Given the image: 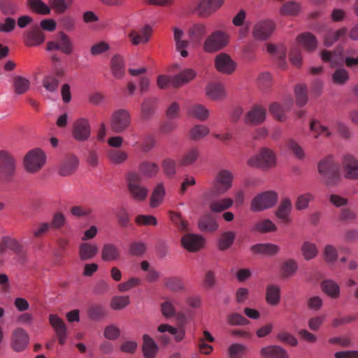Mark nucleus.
<instances>
[{"mask_svg":"<svg viewBox=\"0 0 358 358\" xmlns=\"http://www.w3.org/2000/svg\"><path fill=\"white\" fill-rule=\"evenodd\" d=\"M195 76L196 73L192 69H186L174 76L160 75L157 78V84L161 89L166 88L170 85L178 88L192 80Z\"/></svg>","mask_w":358,"mask_h":358,"instance_id":"f257e3e1","label":"nucleus"},{"mask_svg":"<svg viewBox=\"0 0 358 358\" xmlns=\"http://www.w3.org/2000/svg\"><path fill=\"white\" fill-rule=\"evenodd\" d=\"M247 164L252 168L271 169L276 164V156L271 150L262 148L258 153L248 159Z\"/></svg>","mask_w":358,"mask_h":358,"instance_id":"f03ea898","label":"nucleus"},{"mask_svg":"<svg viewBox=\"0 0 358 358\" xmlns=\"http://www.w3.org/2000/svg\"><path fill=\"white\" fill-rule=\"evenodd\" d=\"M318 171L329 185H336L340 179L339 166L331 157H327L319 162Z\"/></svg>","mask_w":358,"mask_h":358,"instance_id":"7ed1b4c3","label":"nucleus"},{"mask_svg":"<svg viewBox=\"0 0 358 358\" xmlns=\"http://www.w3.org/2000/svg\"><path fill=\"white\" fill-rule=\"evenodd\" d=\"M229 42V34L221 30L213 31L203 42V50L208 53H213L225 48Z\"/></svg>","mask_w":358,"mask_h":358,"instance_id":"20e7f679","label":"nucleus"},{"mask_svg":"<svg viewBox=\"0 0 358 358\" xmlns=\"http://www.w3.org/2000/svg\"><path fill=\"white\" fill-rule=\"evenodd\" d=\"M131 123V114L126 109L115 110L110 118V127L116 134L124 132L130 127Z\"/></svg>","mask_w":358,"mask_h":358,"instance_id":"39448f33","label":"nucleus"},{"mask_svg":"<svg viewBox=\"0 0 358 358\" xmlns=\"http://www.w3.org/2000/svg\"><path fill=\"white\" fill-rule=\"evenodd\" d=\"M127 182L129 194L134 200L141 201L146 199L148 190L142 185V178L138 173H128Z\"/></svg>","mask_w":358,"mask_h":358,"instance_id":"423d86ee","label":"nucleus"},{"mask_svg":"<svg viewBox=\"0 0 358 358\" xmlns=\"http://www.w3.org/2000/svg\"><path fill=\"white\" fill-rule=\"evenodd\" d=\"M278 194L274 191H266L257 195L252 201L250 209L259 212L273 207L278 201Z\"/></svg>","mask_w":358,"mask_h":358,"instance_id":"0eeeda50","label":"nucleus"},{"mask_svg":"<svg viewBox=\"0 0 358 358\" xmlns=\"http://www.w3.org/2000/svg\"><path fill=\"white\" fill-rule=\"evenodd\" d=\"M45 162V155L44 152L36 148L29 151L24 157V165L27 171L29 173H36L43 166Z\"/></svg>","mask_w":358,"mask_h":358,"instance_id":"6e6552de","label":"nucleus"},{"mask_svg":"<svg viewBox=\"0 0 358 358\" xmlns=\"http://www.w3.org/2000/svg\"><path fill=\"white\" fill-rule=\"evenodd\" d=\"M234 175L228 170L222 169L217 172L215 180L214 185L210 192L213 194L220 195L226 192L232 186Z\"/></svg>","mask_w":358,"mask_h":358,"instance_id":"1a4fd4ad","label":"nucleus"},{"mask_svg":"<svg viewBox=\"0 0 358 358\" xmlns=\"http://www.w3.org/2000/svg\"><path fill=\"white\" fill-rule=\"evenodd\" d=\"M46 49L48 51L59 50L65 55H70L73 52V45L71 38L60 31L55 40L48 42Z\"/></svg>","mask_w":358,"mask_h":358,"instance_id":"9d476101","label":"nucleus"},{"mask_svg":"<svg viewBox=\"0 0 358 358\" xmlns=\"http://www.w3.org/2000/svg\"><path fill=\"white\" fill-rule=\"evenodd\" d=\"M72 136L79 142L87 141L92 134L91 126L89 120L85 117L77 119L72 126Z\"/></svg>","mask_w":358,"mask_h":358,"instance_id":"9b49d317","label":"nucleus"},{"mask_svg":"<svg viewBox=\"0 0 358 358\" xmlns=\"http://www.w3.org/2000/svg\"><path fill=\"white\" fill-rule=\"evenodd\" d=\"M275 29V24L271 20H266L257 22L252 29L254 38L259 41H264L268 38Z\"/></svg>","mask_w":358,"mask_h":358,"instance_id":"f8f14e48","label":"nucleus"},{"mask_svg":"<svg viewBox=\"0 0 358 358\" xmlns=\"http://www.w3.org/2000/svg\"><path fill=\"white\" fill-rule=\"evenodd\" d=\"M223 2L224 0H200L194 10L199 16L206 17L218 9Z\"/></svg>","mask_w":358,"mask_h":358,"instance_id":"ddd939ff","label":"nucleus"},{"mask_svg":"<svg viewBox=\"0 0 358 358\" xmlns=\"http://www.w3.org/2000/svg\"><path fill=\"white\" fill-rule=\"evenodd\" d=\"M205 241L199 235L187 234L181 238L182 247L191 252H195L201 249L204 245Z\"/></svg>","mask_w":358,"mask_h":358,"instance_id":"4468645a","label":"nucleus"},{"mask_svg":"<svg viewBox=\"0 0 358 358\" xmlns=\"http://www.w3.org/2000/svg\"><path fill=\"white\" fill-rule=\"evenodd\" d=\"M79 159L73 155H66L62 160L59 168V174L62 176H68L73 174L78 167Z\"/></svg>","mask_w":358,"mask_h":358,"instance_id":"2eb2a0df","label":"nucleus"},{"mask_svg":"<svg viewBox=\"0 0 358 358\" xmlns=\"http://www.w3.org/2000/svg\"><path fill=\"white\" fill-rule=\"evenodd\" d=\"M215 68L223 73L231 74L236 69V63L226 53H220L215 57Z\"/></svg>","mask_w":358,"mask_h":358,"instance_id":"dca6fc26","label":"nucleus"},{"mask_svg":"<svg viewBox=\"0 0 358 358\" xmlns=\"http://www.w3.org/2000/svg\"><path fill=\"white\" fill-rule=\"evenodd\" d=\"M266 115L265 108L259 105H255L246 113L245 122L248 124H260L265 120Z\"/></svg>","mask_w":358,"mask_h":358,"instance_id":"f3484780","label":"nucleus"},{"mask_svg":"<svg viewBox=\"0 0 358 358\" xmlns=\"http://www.w3.org/2000/svg\"><path fill=\"white\" fill-rule=\"evenodd\" d=\"M29 343V336L27 332L20 327L15 329L11 338V345L15 351L24 350Z\"/></svg>","mask_w":358,"mask_h":358,"instance_id":"a211bd4d","label":"nucleus"},{"mask_svg":"<svg viewBox=\"0 0 358 358\" xmlns=\"http://www.w3.org/2000/svg\"><path fill=\"white\" fill-rule=\"evenodd\" d=\"M152 32V27L149 25H145L139 31H131L128 37L134 45H138L141 43L145 44L149 41Z\"/></svg>","mask_w":358,"mask_h":358,"instance_id":"6ab92c4d","label":"nucleus"},{"mask_svg":"<svg viewBox=\"0 0 358 358\" xmlns=\"http://www.w3.org/2000/svg\"><path fill=\"white\" fill-rule=\"evenodd\" d=\"M45 41V35L41 29L36 26L24 33V44L27 46H37Z\"/></svg>","mask_w":358,"mask_h":358,"instance_id":"aec40b11","label":"nucleus"},{"mask_svg":"<svg viewBox=\"0 0 358 358\" xmlns=\"http://www.w3.org/2000/svg\"><path fill=\"white\" fill-rule=\"evenodd\" d=\"M208 32L206 25L203 23H196L189 27L188 35L192 43L200 44Z\"/></svg>","mask_w":358,"mask_h":358,"instance_id":"412c9836","label":"nucleus"},{"mask_svg":"<svg viewBox=\"0 0 358 358\" xmlns=\"http://www.w3.org/2000/svg\"><path fill=\"white\" fill-rule=\"evenodd\" d=\"M23 247L15 238L10 236H3L0 241V254L3 255L7 250L13 251L15 254L20 255L22 252Z\"/></svg>","mask_w":358,"mask_h":358,"instance_id":"4be33fe9","label":"nucleus"},{"mask_svg":"<svg viewBox=\"0 0 358 358\" xmlns=\"http://www.w3.org/2000/svg\"><path fill=\"white\" fill-rule=\"evenodd\" d=\"M292 202L289 199L284 198L275 211V216L283 224H289L291 221L289 215L292 210Z\"/></svg>","mask_w":358,"mask_h":358,"instance_id":"5701e85b","label":"nucleus"},{"mask_svg":"<svg viewBox=\"0 0 358 358\" xmlns=\"http://www.w3.org/2000/svg\"><path fill=\"white\" fill-rule=\"evenodd\" d=\"M253 254H259L266 256H273L280 251V247L273 243H257L250 248Z\"/></svg>","mask_w":358,"mask_h":358,"instance_id":"b1692460","label":"nucleus"},{"mask_svg":"<svg viewBox=\"0 0 358 358\" xmlns=\"http://www.w3.org/2000/svg\"><path fill=\"white\" fill-rule=\"evenodd\" d=\"M345 176L348 178H358V161L352 155H347L343 159Z\"/></svg>","mask_w":358,"mask_h":358,"instance_id":"393cba45","label":"nucleus"},{"mask_svg":"<svg viewBox=\"0 0 358 358\" xmlns=\"http://www.w3.org/2000/svg\"><path fill=\"white\" fill-rule=\"evenodd\" d=\"M260 355L263 358H289L287 351L278 345H268L262 348Z\"/></svg>","mask_w":358,"mask_h":358,"instance_id":"a878e982","label":"nucleus"},{"mask_svg":"<svg viewBox=\"0 0 358 358\" xmlns=\"http://www.w3.org/2000/svg\"><path fill=\"white\" fill-rule=\"evenodd\" d=\"M101 259L104 262H113L120 259L121 252L117 245L113 243H106L101 249Z\"/></svg>","mask_w":358,"mask_h":358,"instance_id":"bb28decb","label":"nucleus"},{"mask_svg":"<svg viewBox=\"0 0 358 358\" xmlns=\"http://www.w3.org/2000/svg\"><path fill=\"white\" fill-rule=\"evenodd\" d=\"M298 43L305 48L308 52L315 50L317 46L316 37L310 32H304L297 37Z\"/></svg>","mask_w":358,"mask_h":358,"instance_id":"cd10ccee","label":"nucleus"},{"mask_svg":"<svg viewBox=\"0 0 358 358\" xmlns=\"http://www.w3.org/2000/svg\"><path fill=\"white\" fill-rule=\"evenodd\" d=\"M0 168L8 175H12L15 169V160L8 152L0 151Z\"/></svg>","mask_w":358,"mask_h":358,"instance_id":"c85d7f7f","label":"nucleus"},{"mask_svg":"<svg viewBox=\"0 0 358 358\" xmlns=\"http://www.w3.org/2000/svg\"><path fill=\"white\" fill-rule=\"evenodd\" d=\"M157 103V99L155 97H149L143 100L141 106V114L143 120H149L153 115Z\"/></svg>","mask_w":358,"mask_h":358,"instance_id":"c756f323","label":"nucleus"},{"mask_svg":"<svg viewBox=\"0 0 358 358\" xmlns=\"http://www.w3.org/2000/svg\"><path fill=\"white\" fill-rule=\"evenodd\" d=\"M322 290L331 299H338L340 296V286L333 280H324L321 283Z\"/></svg>","mask_w":358,"mask_h":358,"instance_id":"7c9ffc66","label":"nucleus"},{"mask_svg":"<svg viewBox=\"0 0 358 358\" xmlns=\"http://www.w3.org/2000/svg\"><path fill=\"white\" fill-rule=\"evenodd\" d=\"M143 352L145 358H155L158 351V346L155 341L148 334L143 336Z\"/></svg>","mask_w":358,"mask_h":358,"instance_id":"2f4dec72","label":"nucleus"},{"mask_svg":"<svg viewBox=\"0 0 358 358\" xmlns=\"http://www.w3.org/2000/svg\"><path fill=\"white\" fill-rule=\"evenodd\" d=\"M206 95L212 100H222L225 98L223 85L219 83H210L206 87Z\"/></svg>","mask_w":358,"mask_h":358,"instance_id":"473e14b6","label":"nucleus"},{"mask_svg":"<svg viewBox=\"0 0 358 358\" xmlns=\"http://www.w3.org/2000/svg\"><path fill=\"white\" fill-rule=\"evenodd\" d=\"M280 301V288L278 285L270 284L266 286V301L271 306H277Z\"/></svg>","mask_w":358,"mask_h":358,"instance_id":"72a5a7b5","label":"nucleus"},{"mask_svg":"<svg viewBox=\"0 0 358 358\" xmlns=\"http://www.w3.org/2000/svg\"><path fill=\"white\" fill-rule=\"evenodd\" d=\"M27 6L32 12L42 15L51 13V8L42 0H27Z\"/></svg>","mask_w":358,"mask_h":358,"instance_id":"f704fd0d","label":"nucleus"},{"mask_svg":"<svg viewBox=\"0 0 358 358\" xmlns=\"http://www.w3.org/2000/svg\"><path fill=\"white\" fill-rule=\"evenodd\" d=\"M267 51L273 55L276 59L278 65L284 69L286 66V50L283 45L276 46L273 44L267 45Z\"/></svg>","mask_w":358,"mask_h":358,"instance_id":"c9c22d12","label":"nucleus"},{"mask_svg":"<svg viewBox=\"0 0 358 358\" xmlns=\"http://www.w3.org/2000/svg\"><path fill=\"white\" fill-rule=\"evenodd\" d=\"M166 289L175 292H183L185 289L183 281L178 276L166 277L163 280Z\"/></svg>","mask_w":358,"mask_h":358,"instance_id":"e433bc0d","label":"nucleus"},{"mask_svg":"<svg viewBox=\"0 0 358 358\" xmlns=\"http://www.w3.org/2000/svg\"><path fill=\"white\" fill-rule=\"evenodd\" d=\"M187 113L201 121H204L209 117L208 110L203 105L199 103L189 106L187 108Z\"/></svg>","mask_w":358,"mask_h":358,"instance_id":"4c0bfd02","label":"nucleus"},{"mask_svg":"<svg viewBox=\"0 0 358 358\" xmlns=\"http://www.w3.org/2000/svg\"><path fill=\"white\" fill-rule=\"evenodd\" d=\"M111 71L115 78L120 79L124 74V59L119 55H114L111 59Z\"/></svg>","mask_w":358,"mask_h":358,"instance_id":"58836bf2","label":"nucleus"},{"mask_svg":"<svg viewBox=\"0 0 358 358\" xmlns=\"http://www.w3.org/2000/svg\"><path fill=\"white\" fill-rule=\"evenodd\" d=\"M98 252V248L95 245L88 243L80 244L79 247V257L82 261H87L94 258Z\"/></svg>","mask_w":358,"mask_h":358,"instance_id":"ea45409f","label":"nucleus"},{"mask_svg":"<svg viewBox=\"0 0 358 358\" xmlns=\"http://www.w3.org/2000/svg\"><path fill=\"white\" fill-rule=\"evenodd\" d=\"M20 10L18 3L15 0H0V11L6 16L16 15Z\"/></svg>","mask_w":358,"mask_h":358,"instance_id":"a19ab883","label":"nucleus"},{"mask_svg":"<svg viewBox=\"0 0 358 358\" xmlns=\"http://www.w3.org/2000/svg\"><path fill=\"white\" fill-rule=\"evenodd\" d=\"M321 59L324 62L329 63L331 67L341 64V54L334 50L333 52L323 50L320 52Z\"/></svg>","mask_w":358,"mask_h":358,"instance_id":"79ce46f5","label":"nucleus"},{"mask_svg":"<svg viewBox=\"0 0 358 358\" xmlns=\"http://www.w3.org/2000/svg\"><path fill=\"white\" fill-rule=\"evenodd\" d=\"M301 5L294 1H289L282 4L280 13L285 16H296L301 11Z\"/></svg>","mask_w":358,"mask_h":358,"instance_id":"37998d69","label":"nucleus"},{"mask_svg":"<svg viewBox=\"0 0 358 358\" xmlns=\"http://www.w3.org/2000/svg\"><path fill=\"white\" fill-rule=\"evenodd\" d=\"M199 227L203 231L213 232L218 228V224L211 215H206L200 219Z\"/></svg>","mask_w":358,"mask_h":358,"instance_id":"c03bdc74","label":"nucleus"},{"mask_svg":"<svg viewBox=\"0 0 358 358\" xmlns=\"http://www.w3.org/2000/svg\"><path fill=\"white\" fill-rule=\"evenodd\" d=\"M13 87L15 94H23L29 90L30 82L22 76H16L13 78Z\"/></svg>","mask_w":358,"mask_h":358,"instance_id":"a18cd8bd","label":"nucleus"},{"mask_svg":"<svg viewBox=\"0 0 358 358\" xmlns=\"http://www.w3.org/2000/svg\"><path fill=\"white\" fill-rule=\"evenodd\" d=\"M301 253L306 260H310L317 257L318 249L314 243L304 241L301 245Z\"/></svg>","mask_w":358,"mask_h":358,"instance_id":"49530a36","label":"nucleus"},{"mask_svg":"<svg viewBox=\"0 0 358 358\" xmlns=\"http://www.w3.org/2000/svg\"><path fill=\"white\" fill-rule=\"evenodd\" d=\"M210 133V129L203 124H196L189 130V138L193 141H199Z\"/></svg>","mask_w":358,"mask_h":358,"instance_id":"de8ad7c7","label":"nucleus"},{"mask_svg":"<svg viewBox=\"0 0 358 358\" xmlns=\"http://www.w3.org/2000/svg\"><path fill=\"white\" fill-rule=\"evenodd\" d=\"M199 155L197 148H191L181 157L179 164L182 166H189L196 161Z\"/></svg>","mask_w":358,"mask_h":358,"instance_id":"09e8293b","label":"nucleus"},{"mask_svg":"<svg viewBox=\"0 0 358 358\" xmlns=\"http://www.w3.org/2000/svg\"><path fill=\"white\" fill-rule=\"evenodd\" d=\"M349 78V73L343 68L336 69L331 75L332 82L337 85H345Z\"/></svg>","mask_w":358,"mask_h":358,"instance_id":"8fccbe9b","label":"nucleus"},{"mask_svg":"<svg viewBox=\"0 0 358 358\" xmlns=\"http://www.w3.org/2000/svg\"><path fill=\"white\" fill-rule=\"evenodd\" d=\"M236 238V234L234 231L224 232L218 242V247L220 250H226L233 244Z\"/></svg>","mask_w":358,"mask_h":358,"instance_id":"3c124183","label":"nucleus"},{"mask_svg":"<svg viewBox=\"0 0 358 358\" xmlns=\"http://www.w3.org/2000/svg\"><path fill=\"white\" fill-rule=\"evenodd\" d=\"M233 204V200L225 198L221 200L213 201L210 203V209L215 213H220L229 208Z\"/></svg>","mask_w":358,"mask_h":358,"instance_id":"603ef678","label":"nucleus"},{"mask_svg":"<svg viewBox=\"0 0 358 358\" xmlns=\"http://www.w3.org/2000/svg\"><path fill=\"white\" fill-rule=\"evenodd\" d=\"M165 189L162 184H159L154 189L150 198V206L157 207L163 201Z\"/></svg>","mask_w":358,"mask_h":358,"instance_id":"864d4df0","label":"nucleus"},{"mask_svg":"<svg viewBox=\"0 0 358 358\" xmlns=\"http://www.w3.org/2000/svg\"><path fill=\"white\" fill-rule=\"evenodd\" d=\"M159 166L152 162H143L139 166V170L144 176L152 177L159 171Z\"/></svg>","mask_w":358,"mask_h":358,"instance_id":"5fc2aeb1","label":"nucleus"},{"mask_svg":"<svg viewBox=\"0 0 358 358\" xmlns=\"http://www.w3.org/2000/svg\"><path fill=\"white\" fill-rule=\"evenodd\" d=\"M277 227L275 224L270 220L266 219L257 222L252 230L261 233H267L275 231Z\"/></svg>","mask_w":358,"mask_h":358,"instance_id":"6e6d98bb","label":"nucleus"},{"mask_svg":"<svg viewBox=\"0 0 358 358\" xmlns=\"http://www.w3.org/2000/svg\"><path fill=\"white\" fill-rule=\"evenodd\" d=\"M158 331L161 333L168 331L170 334L175 336L176 341H182L185 337V330L181 329L178 330L176 328L166 324H162L158 327Z\"/></svg>","mask_w":358,"mask_h":358,"instance_id":"4d7b16f0","label":"nucleus"},{"mask_svg":"<svg viewBox=\"0 0 358 358\" xmlns=\"http://www.w3.org/2000/svg\"><path fill=\"white\" fill-rule=\"evenodd\" d=\"M297 268L298 264L293 259H289L282 265V274L285 278H289L296 273Z\"/></svg>","mask_w":358,"mask_h":358,"instance_id":"13d9d810","label":"nucleus"},{"mask_svg":"<svg viewBox=\"0 0 358 358\" xmlns=\"http://www.w3.org/2000/svg\"><path fill=\"white\" fill-rule=\"evenodd\" d=\"M247 347L243 344L235 343L229 346L227 355L229 358H243Z\"/></svg>","mask_w":358,"mask_h":358,"instance_id":"bf43d9fd","label":"nucleus"},{"mask_svg":"<svg viewBox=\"0 0 358 358\" xmlns=\"http://www.w3.org/2000/svg\"><path fill=\"white\" fill-rule=\"evenodd\" d=\"M162 167L166 176L172 178L176 173V162L171 158H166L162 162Z\"/></svg>","mask_w":358,"mask_h":358,"instance_id":"052dcab7","label":"nucleus"},{"mask_svg":"<svg viewBox=\"0 0 358 358\" xmlns=\"http://www.w3.org/2000/svg\"><path fill=\"white\" fill-rule=\"evenodd\" d=\"M59 84V80L51 74L45 75L42 81L43 87L50 92H56Z\"/></svg>","mask_w":358,"mask_h":358,"instance_id":"680f3d73","label":"nucleus"},{"mask_svg":"<svg viewBox=\"0 0 358 358\" xmlns=\"http://www.w3.org/2000/svg\"><path fill=\"white\" fill-rule=\"evenodd\" d=\"M73 0H49L50 8L57 13H64L71 5Z\"/></svg>","mask_w":358,"mask_h":358,"instance_id":"e2e57ef3","label":"nucleus"},{"mask_svg":"<svg viewBox=\"0 0 358 358\" xmlns=\"http://www.w3.org/2000/svg\"><path fill=\"white\" fill-rule=\"evenodd\" d=\"M130 303L128 296H115L112 298L110 307L113 310H121L127 307Z\"/></svg>","mask_w":358,"mask_h":358,"instance_id":"0e129e2a","label":"nucleus"},{"mask_svg":"<svg viewBox=\"0 0 358 358\" xmlns=\"http://www.w3.org/2000/svg\"><path fill=\"white\" fill-rule=\"evenodd\" d=\"M296 101L299 106H303L308 100L307 90L305 85H299L295 87Z\"/></svg>","mask_w":358,"mask_h":358,"instance_id":"69168bd1","label":"nucleus"},{"mask_svg":"<svg viewBox=\"0 0 358 358\" xmlns=\"http://www.w3.org/2000/svg\"><path fill=\"white\" fill-rule=\"evenodd\" d=\"M108 155L110 161L114 164H122L128 157L127 152L120 150H111Z\"/></svg>","mask_w":358,"mask_h":358,"instance_id":"338daca9","label":"nucleus"},{"mask_svg":"<svg viewBox=\"0 0 358 358\" xmlns=\"http://www.w3.org/2000/svg\"><path fill=\"white\" fill-rule=\"evenodd\" d=\"M227 322L231 326H244L248 324L250 322L242 315L233 313L227 316Z\"/></svg>","mask_w":358,"mask_h":358,"instance_id":"774afa93","label":"nucleus"}]
</instances>
